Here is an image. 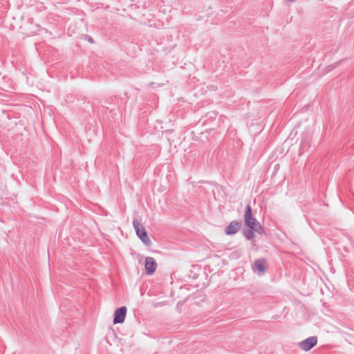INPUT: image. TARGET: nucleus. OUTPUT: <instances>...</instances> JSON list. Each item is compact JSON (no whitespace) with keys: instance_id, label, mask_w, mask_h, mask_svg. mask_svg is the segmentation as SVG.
Here are the masks:
<instances>
[{"instance_id":"f257e3e1","label":"nucleus","mask_w":354,"mask_h":354,"mask_svg":"<svg viewBox=\"0 0 354 354\" xmlns=\"http://www.w3.org/2000/svg\"><path fill=\"white\" fill-rule=\"evenodd\" d=\"M244 218L245 224L250 228V230H252L259 234H262L263 233V229L261 224L254 217L252 216V209L250 205H248L246 207Z\"/></svg>"},{"instance_id":"20e7f679","label":"nucleus","mask_w":354,"mask_h":354,"mask_svg":"<svg viewBox=\"0 0 354 354\" xmlns=\"http://www.w3.org/2000/svg\"><path fill=\"white\" fill-rule=\"evenodd\" d=\"M127 309L125 306L120 307L114 313L113 324H122L124 322Z\"/></svg>"},{"instance_id":"f03ea898","label":"nucleus","mask_w":354,"mask_h":354,"mask_svg":"<svg viewBox=\"0 0 354 354\" xmlns=\"http://www.w3.org/2000/svg\"><path fill=\"white\" fill-rule=\"evenodd\" d=\"M133 227L136 230L137 236L140 238L142 242L147 246H151V241L148 236L145 227L138 222V220L135 219L133 222Z\"/></svg>"},{"instance_id":"7ed1b4c3","label":"nucleus","mask_w":354,"mask_h":354,"mask_svg":"<svg viewBox=\"0 0 354 354\" xmlns=\"http://www.w3.org/2000/svg\"><path fill=\"white\" fill-rule=\"evenodd\" d=\"M317 336H311L300 342L298 345L302 351H308L317 344Z\"/></svg>"},{"instance_id":"0eeeda50","label":"nucleus","mask_w":354,"mask_h":354,"mask_svg":"<svg viewBox=\"0 0 354 354\" xmlns=\"http://www.w3.org/2000/svg\"><path fill=\"white\" fill-rule=\"evenodd\" d=\"M253 269L254 271L258 272L259 274H263L266 271L264 261L260 259L255 261L253 265Z\"/></svg>"},{"instance_id":"39448f33","label":"nucleus","mask_w":354,"mask_h":354,"mask_svg":"<svg viewBox=\"0 0 354 354\" xmlns=\"http://www.w3.org/2000/svg\"><path fill=\"white\" fill-rule=\"evenodd\" d=\"M157 268V263L154 258L148 257L145 259V269L146 274L151 275Z\"/></svg>"},{"instance_id":"6e6552de","label":"nucleus","mask_w":354,"mask_h":354,"mask_svg":"<svg viewBox=\"0 0 354 354\" xmlns=\"http://www.w3.org/2000/svg\"><path fill=\"white\" fill-rule=\"evenodd\" d=\"M254 231H253L252 230L248 231V232L245 233V237L247 238V239L248 240H252L254 237Z\"/></svg>"},{"instance_id":"423d86ee","label":"nucleus","mask_w":354,"mask_h":354,"mask_svg":"<svg viewBox=\"0 0 354 354\" xmlns=\"http://www.w3.org/2000/svg\"><path fill=\"white\" fill-rule=\"evenodd\" d=\"M241 228V223L236 221H232L225 228V232L227 235L236 234Z\"/></svg>"}]
</instances>
